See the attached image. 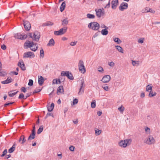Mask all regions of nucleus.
<instances>
[{"mask_svg":"<svg viewBox=\"0 0 160 160\" xmlns=\"http://www.w3.org/2000/svg\"><path fill=\"white\" fill-rule=\"evenodd\" d=\"M111 77L109 75H105L102 78V81L104 83H107L110 80Z\"/></svg>","mask_w":160,"mask_h":160,"instance_id":"14","label":"nucleus"},{"mask_svg":"<svg viewBox=\"0 0 160 160\" xmlns=\"http://www.w3.org/2000/svg\"><path fill=\"white\" fill-rule=\"evenodd\" d=\"M15 102H6L4 105V107H6L7 106H9L10 105H12Z\"/></svg>","mask_w":160,"mask_h":160,"instance_id":"44","label":"nucleus"},{"mask_svg":"<svg viewBox=\"0 0 160 160\" xmlns=\"http://www.w3.org/2000/svg\"><path fill=\"white\" fill-rule=\"evenodd\" d=\"M33 36L34 38H32V39L34 41H38L40 37V32L36 31L34 33Z\"/></svg>","mask_w":160,"mask_h":160,"instance_id":"11","label":"nucleus"},{"mask_svg":"<svg viewBox=\"0 0 160 160\" xmlns=\"http://www.w3.org/2000/svg\"><path fill=\"white\" fill-rule=\"evenodd\" d=\"M33 81L32 79H29V82L28 83V85L29 86H32L33 85Z\"/></svg>","mask_w":160,"mask_h":160,"instance_id":"45","label":"nucleus"},{"mask_svg":"<svg viewBox=\"0 0 160 160\" xmlns=\"http://www.w3.org/2000/svg\"><path fill=\"white\" fill-rule=\"evenodd\" d=\"M18 65L21 68L22 70L25 71L26 69L25 64L22 59L19 60L18 63Z\"/></svg>","mask_w":160,"mask_h":160,"instance_id":"9","label":"nucleus"},{"mask_svg":"<svg viewBox=\"0 0 160 160\" xmlns=\"http://www.w3.org/2000/svg\"><path fill=\"white\" fill-rule=\"evenodd\" d=\"M67 77L68 79L71 80H73L74 79L73 75L71 72H70V73L68 74V75Z\"/></svg>","mask_w":160,"mask_h":160,"instance_id":"36","label":"nucleus"},{"mask_svg":"<svg viewBox=\"0 0 160 160\" xmlns=\"http://www.w3.org/2000/svg\"><path fill=\"white\" fill-rule=\"evenodd\" d=\"M128 5L127 3L123 2L120 5L119 8L120 11H123L128 8Z\"/></svg>","mask_w":160,"mask_h":160,"instance_id":"8","label":"nucleus"},{"mask_svg":"<svg viewBox=\"0 0 160 160\" xmlns=\"http://www.w3.org/2000/svg\"><path fill=\"white\" fill-rule=\"evenodd\" d=\"M113 40L114 41L118 44H119L122 42L121 40L118 38H113Z\"/></svg>","mask_w":160,"mask_h":160,"instance_id":"35","label":"nucleus"},{"mask_svg":"<svg viewBox=\"0 0 160 160\" xmlns=\"http://www.w3.org/2000/svg\"><path fill=\"white\" fill-rule=\"evenodd\" d=\"M84 82L83 80L82 81L81 84L80 85V88L79 90V91L78 92V94L79 95H81L82 93L84 92V89H83L82 90V92L81 91L82 90V88L83 87L84 88Z\"/></svg>","mask_w":160,"mask_h":160,"instance_id":"18","label":"nucleus"},{"mask_svg":"<svg viewBox=\"0 0 160 160\" xmlns=\"http://www.w3.org/2000/svg\"><path fill=\"white\" fill-rule=\"evenodd\" d=\"M154 139L152 136H150L148 137L145 142L148 144L150 145L154 143Z\"/></svg>","mask_w":160,"mask_h":160,"instance_id":"10","label":"nucleus"},{"mask_svg":"<svg viewBox=\"0 0 160 160\" xmlns=\"http://www.w3.org/2000/svg\"><path fill=\"white\" fill-rule=\"evenodd\" d=\"M78 100L77 98H75L73 99V105H75L78 103Z\"/></svg>","mask_w":160,"mask_h":160,"instance_id":"48","label":"nucleus"},{"mask_svg":"<svg viewBox=\"0 0 160 160\" xmlns=\"http://www.w3.org/2000/svg\"><path fill=\"white\" fill-rule=\"evenodd\" d=\"M36 132H32L30 134L28 137V141L26 142V144L28 143V142L32 139H34L35 137Z\"/></svg>","mask_w":160,"mask_h":160,"instance_id":"16","label":"nucleus"},{"mask_svg":"<svg viewBox=\"0 0 160 160\" xmlns=\"http://www.w3.org/2000/svg\"><path fill=\"white\" fill-rule=\"evenodd\" d=\"M141 98H143L145 97V93L144 92H142L141 94L140 95Z\"/></svg>","mask_w":160,"mask_h":160,"instance_id":"64","label":"nucleus"},{"mask_svg":"<svg viewBox=\"0 0 160 160\" xmlns=\"http://www.w3.org/2000/svg\"><path fill=\"white\" fill-rule=\"evenodd\" d=\"M62 25L64 26L65 25L68 24V18H67L63 19V20H62Z\"/></svg>","mask_w":160,"mask_h":160,"instance_id":"27","label":"nucleus"},{"mask_svg":"<svg viewBox=\"0 0 160 160\" xmlns=\"http://www.w3.org/2000/svg\"><path fill=\"white\" fill-rule=\"evenodd\" d=\"M12 81V79L11 78H8L6 80L2 81L1 83L3 84H7L11 83Z\"/></svg>","mask_w":160,"mask_h":160,"instance_id":"22","label":"nucleus"},{"mask_svg":"<svg viewBox=\"0 0 160 160\" xmlns=\"http://www.w3.org/2000/svg\"><path fill=\"white\" fill-rule=\"evenodd\" d=\"M7 153V149H5L2 152V153L0 155L1 157H3L6 155Z\"/></svg>","mask_w":160,"mask_h":160,"instance_id":"42","label":"nucleus"},{"mask_svg":"<svg viewBox=\"0 0 160 160\" xmlns=\"http://www.w3.org/2000/svg\"><path fill=\"white\" fill-rule=\"evenodd\" d=\"M115 47L116 49L120 52L122 53H123V50L121 46L118 45L116 46Z\"/></svg>","mask_w":160,"mask_h":160,"instance_id":"30","label":"nucleus"},{"mask_svg":"<svg viewBox=\"0 0 160 160\" xmlns=\"http://www.w3.org/2000/svg\"><path fill=\"white\" fill-rule=\"evenodd\" d=\"M32 92H30L29 93H27L26 94V95L25 97V98L26 99L28 97H29L32 95Z\"/></svg>","mask_w":160,"mask_h":160,"instance_id":"58","label":"nucleus"},{"mask_svg":"<svg viewBox=\"0 0 160 160\" xmlns=\"http://www.w3.org/2000/svg\"><path fill=\"white\" fill-rule=\"evenodd\" d=\"M75 147L73 146H71L69 147V149L71 151H73L74 150Z\"/></svg>","mask_w":160,"mask_h":160,"instance_id":"55","label":"nucleus"},{"mask_svg":"<svg viewBox=\"0 0 160 160\" xmlns=\"http://www.w3.org/2000/svg\"><path fill=\"white\" fill-rule=\"evenodd\" d=\"M101 132L102 131L101 130L97 129L95 131V134L97 136L99 135L101 133Z\"/></svg>","mask_w":160,"mask_h":160,"instance_id":"39","label":"nucleus"},{"mask_svg":"<svg viewBox=\"0 0 160 160\" xmlns=\"http://www.w3.org/2000/svg\"><path fill=\"white\" fill-rule=\"evenodd\" d=\"M152 85H148L146 87V91L148 92L152 91Z\"/></svg>","mask_w":160,"mask_h":160,"instance_id":"28","label":"nucleus"},{"mask_svg":"<svg viewBox=\"0 0 160 160\" xmlns=\"http://www.w3.org/2000/svg\"><path fill=\"white\" fill-rule=\"evenodd\" d=\"M118 4L119 2L118 0H112L111 2L112 8L114 10L116 9Z\"/></svg>","mask_w":160,"mask_h":160,"instance_id":"13","label":"nucleus"},{"mask_svg":"<svg viewBox=\"0 0 160 160\" xmlns=\"http://www.w3.org/2000/svg\"><path fill=\"white\" fill-rule=\"evenodd\" d=\"M102 88H103V89L106 91H107L108 90V87L107 86H106L105 85L104 86H102Z\"/></svg>","mask_w":160,"mask_h":160,"instance_id":"56","label":"nucleus"},{"mask_svg":"<svg viewBox=\"0 0 160 160\" xmlns=\"http://www.w3.org/2000/svg\"><path fill=\"white\" fill-rule=\"evenodd\" d=\"M42 90V88L41 89H38L37 90H35L32 93V94H34L35 93L39 92Z\"/></svg>","mask_w":160,"mask_h":160,"instance_id":"49","label":"nucleus"},{"mask_svg":"<svg viewBox=\"0 0 160 160\" xmlns=\"http://www.w3.org/2000/svg\"><path fill=\"white\" fill-rule=\"evenodd\" d=\"M88 27L93 30H98L99 28L100 25L97 22H92L88 24Z\"/></svg>","mask_w":160,"mask_h":160,"instance_id":"2","label":"nucleus"},{"mask_svg":"<svg viewBox=\"0 0 160 160\" xmlns=\"http://www.w3.org/2000/svg\"><path fill=\"white\" fill-rule=\"evenodd\" d=\"M21 90L22 92L25 93L26 92V88L24 87H22L21 88Z\"/></svg>","mask_w":160,"mask_h":160,"instance_id":"51","label":"nucleus"},{"mask_svg":"<svg viewBox=\"0 0 160 160\" xmlns=\"http://www.w3.org/2000/svg\"><path fill=\"white\" fill-rule=\"evenodd\" d=\"M16 143L15 142L14 144H13L12 147L11 148H10L9 149H8V152L10 153H12L15 150V149L16 148Z\"/></svg>","mask_w":160,"mask_h":160,"instance_id":"23","label":"nucleus"},{"mask_svg":"<svg viewBox=\"0 0 160 160\" xmlns=\"http://www.w3.org/2000/svg\"><path fill=\"white\" fill-rule=\"evenodd\" d=\"M77 43V42H72L70 43V44L72 46H75Z\"/></svg>","mask_w":160,"mask_h":160,"instance_id":"62","label":"nucleus"},{"mask_svg":"<svg viewBox=\"0 0 160 160\" xmlns=\"http://www.w3.org/2000/svg\"><path fill=\"white\" fill-rule=\"evenodd\" d=\"M6 156H5L4 157V159H8L9 158H10L11 157V155L10 154H9L8 155H5Z\"/></svg>","mask_w":160,"mask_h":160,"instance_id":"61","label":"nucleus"},{"mask_svg":"<svg viewBox=\"0 0 160 160\" xmlns=\"http://www.w3.org/2000/svg\"><path fill=\"white\" fill-rule=\"evenodd\" d=\"M48 111L49 112H51L54 109V104L53 103H52L50 106H49L48 105L47 106Z\"/></svg>","mask_w":160,"mask_h":160,"instance_id":"19","label":"nucleus"},{"mask_svg":"<svg viewBox=\"0 0 160 160\" xmlns=\"http://www.w3.org/2000/svg\"><path fill=\"white\" fill-rule=\"evenodd\" d=\"M87 18L89 19H93L95 18V16L94 14L88 13L87 15Z\"/></svg>","mask_w":160,"mask_h":160,"instance_id":"34","label":"nucleus"},{"mask_svg":"<svg viewBox=\"0 0 160 160\" xmlns=\"http://www.w3.org/2000/svg\"><path fill=\"white\" fill-rule=\"evenodd\" d=\"M47 114H48V117L49 116H51L53 118L54 117L53 115V114L52 113L48 112L47 113Z\"/></svg>","mask_w":160,"mask_h":160,"instance_id":"63","label":"nucleus"},{"mask_svg":"<svg viewBox=\"0 0 160 160\" xmlns=\"http://www.w3.org/2000/svg\"><path fill=\"white\" fill-rule=\"evenodd\" d=\"M55 42L53 38H51L47 44V46H53L54 45Z\"/></svg>","mask_w":160,"mask_h":160,"instance_id":"25","label":"nucleus"},{"mask_svg":"<svg viewBox=\"0 0 160 160\" xmlns=\"http://www.w3.org/2000/svg\"><path fill=\"white\" fill-rule=\"evenodd\" d=\"M149 92V93L148 94V96L149 97H153L154 96H155L157 94V93L155 92H152V91H150Z\"/></svg>","mask_w":160,"mask_h":160,"instance_id":"29","label":"nucleus"},{"mask_svg":"<svg viewBox=\"0 0 160 160\" xmlns=\"http://www.w3.org/2000/svg\"><path fill=\"white\" fill-rule=\"evenodd\" d=\"M131 139H127L124 140H121L119 142V145L123 148H126L127 146L129 145L131 143Z\"/></svg>","mask_w":160,"mask_h":160,"instance_id":"1","label":"nucleus"},{"mask_svg":"<svg viewBox=\"0 0 160 160\" xmlns=\"http://www.w3.org/2000/svg\"><path fill=\"white\" fill-rule=\"evenodd\" d=\"M44 57V52L42 48L40 50V57L43 58Z\"/></svg>","mask_w":160,"mask_h":160,"instance_id":"38","label":"nucleus"},{"mask_svg":"<svg viewBox=\"0 0 160 160\" xmlns=\"http://www.w3.org/2000/svg\"><path fill=\"white\" fill-rule=\"evenodd\" d=\"M79 70L84 74L86 72V69L83 64V62L82 60H80L78 63Z\"/></svg>","mask_w":160,"mask_h":160,"instance_id":"5","label":"nucleus"},{"mask_svg":"<svg viewBox=\"0 0 160 160\" xmlns=\"http://www.w3.org/2000/svg\"><path fill=\"white\" fill-rule=\"evenodd\" d=\"M46 22L48 25V26L49 25L52 26L54 24V23L53 22L50 21H47Z\"/></svg>","mask_w":160,"mask_h":160,"instance_id":"57","label":"nucleus"},{"mask_svg":"<svg viewBox=\"0 0 160 160\" xmlns=\"http://www.w3.org/2000/svg\"><path fill=\"white\" fill-rule=\"evenodd\" d=\"M14 37L18 39L24 40L27 38L28 36L24 33L22 34L20 33H18L14 34Z\"/></svg>","mask_w":160,"mask_h":160,"instance_id":"4","label":"nucleus"},{"mask_svg":"<svg viewBox=\"0 0 160 160\" xmlns=\"http://www.w3.org/2000/svg\"><path fill=\"white\" fill-rule=\"evenodd\" d=\"M19 99H26V98H24V95L22 93H21L18 97Z\"/></svg>","mask_w":160,"mask_h":160,"instance_id":"43","label":"nucleus"},{"mask_svg":"<svg viewBox=\"0 0 160 160\" xmlns=\"http://www.w3.org/2000/svg\"><path fill=\"white\" fill-rule=\"evenodd\" d=\"M103 70H104L103 68L101 66L99 67L98 68V71L99 72H102V71H103Z\"/></svg>","mask_w":160,"mask_h":160,"instance_id":"50","label":"nucleus"},{"mask_svg":"<svg viewBox=\"0 0 160 160\" xmlns=\"http://www.w3.org/2000/svg\"><path fill=\"white\" fill-rule=\"evenodd\" d=\"M91 107L92 108H94L96 107V101L95 100L92 101L91 103Z\"/></svg>","mask_w":160,"mask_h":160,"instance_id":"40","label":"nucleus"},{"mask_svg":"<svg viewBox=\"0 0 160 160\" xmlns=\"http://www.w3.org/2000/svg\"><path fill=\"white\" fill-rule=\"evenodd\" d=\"M7 72L4 71L0 70V76L4 77L7 74Z\"/></svg>","mask_w":160,"mask_h":160,"instance_id":"33","label":"nucleus"},{"mask_svg":"<svg viewBox=\"0 0 160 160\" xmlns=\"http://www.w3.org/2000/svg\"><path fill=\"white\" fill-rule=\"evenodd\" d=\"M60 84L61 82L60 81V79H54L52 81V84H58V83Z\"/></svg>","mask_w":160,"mask_h":160,"instance_id":"26","label":"nucleus"},{"mask_svg":"<svg viewBox=\"0 0 160 160\" xmlns=\"http://www.w3.org/2000/svg\"><path fill=\"white\" fill-rule=\"evenodd\" d=\"M67 27H64L63 28H62L60 29L58 31H54V34L56 35L59 36L64 34L67 31Z\"/></svg>","mask_w":160,"mask_h":160,"instance_id":"3","label":"nucleus"},{"mask_svg":"<svg viewBox=\"0 0 160 160\" xmlns=\"http://www.w3.org/2000/svg\"><path fill=\"white\" fill-rule=\"evenodd\" d=\"M18 92V91H17L16 92L12 93H10V92H8V95L10 97H13Z\"/></svg>","mask_w":160,"mask_h":160,"instance_id":"37","label":"nucleus"},{"mask_svg":"<svg viewBox=\"0 0 160 160\" xmlns=\"http://www.w3.org/2000/svg\"><path fill=\"white\" fill-rule=\"evenodd\" d=\"M118 110L121 112H122L124 110V108L122 106V105H121V107H119L118 108Z\"/></svg>","mask_w":160,"mask_h":160,"instance_id":"46","label":"nucleus"},{"mask_svg":"<svg viewBox=\"0 0 160 160\" xmlns=\"http://www.w3.org/2000/svg\"><path fill=\"white\" fill-rule=\"evenodd\" d=\"M64 91L63 89V86L61 85L58 87L57 89V94L59 95L60 94L59 93L64 94Z\"/></svg>","mask_w":160,"mask_h":160,"instance_id":"17","label":"nucleus"},{"mask_svg":"<svg viewBox=\"0 0 160 160\" xmlns=\"http://www.w3.org/2000/svg\"><path fill=\"white\" fill-rule=\"evenodd\" d=\"M108 32L107 29H103L101 31V33L103 35H106L108 33Z\"/></svg>","mask_w":160,"mask_h":160,"instance_id":"32","label":"nucleus"},{"mask_svg":"<svg viewBox=\"0 0 160 160\" xmlns=\"http://www.w3.org/2000/svg\"><path fill=\"white\" fill-rule=\"evenodd\" d=\"M110 0H109V2L104 7V8H109L110 7Z\"/></svg>","mask_w":160,"mask_h":160,"instance_id":"53","label":"nucleus"},{"mask_svg":"<svg viewBox=\"0 0 160 160\" xmlns=\"http://www.w3.org/2000/svg\"><path fill=\"white\" fill-rule=\"evenodd\" d=\"M32 46L30 42V41L28 40H27L24 44V48L25 49H27L28 48H31Z\"/></svg>","mask_w":160,"mask_h":160,"instance_id":"15","label":"nucleus"},{"mask_svg":"<svg viewBox=\"0 0 160 160\" xmlns=\"http://www.w3.org/2000/svg\"><path fill=\"white\" fill-rule=\"evenodd\" d=\"M114 63L113 62H111L108 63V65L111 67H113L114 66Z\"/></svg>","mask_w":160,"mask_h":160,"instance_id":"59","label":"nucleus"},{"mask_svg":"<svg viewBox=\"0 0 160 160\" xmlns=\"http://www.w3.org/2000/svg\"><path fill=\"white\" fill-rule=\"evenodd\" d=\"M6 46L4 44L1 45V48L3 50H5L6 49Z\"/></svg>","mask_w":160,"mask_h":160,"instance_id":"54","label":"nucleus"},{"mask_svg":"<svg viewBox=\"0 0 160 160\" xmlns=\"http://www.w3.org/2000/svg\"><path fill=\"white\" fill-rule=\"evenodd\" d=\"M70 73V72L69 71H63L61 72V76L62 77L66 76L67 77L68 75V74Z\"/></svg>","mask_w":160,"mask_h":160,"instance_id":"24","label":"nucleus"},{"mask_svg":"<svg viewBox=\"0 0 160 160\" xmlns=\"http://www.w3.org/2000/svg\"><path fill=\"white\" fill-rule=\"evenodd\" d=\"M95 12L96 16L98 18H100L102 16H103L105 14L104 12H102V10L100 8L98 9H95Z\"/></svg>","mask_w":160,"mask_h":160,"instance_id":"12","label":"nucleus"},{"mask_svg":"<svg viewBox=\"0 0 160 160\" xmlns=\"http://www.w3.org/2000/svg\"><path fill=\"white\" fill-rule=\"evenodd\" d=\"M23 24L25 30L27 31H29L30 30L31 24L28 21L23 20Z\"/></svg>","mask_w":160,"mask_h":160,"instance_id":"6","label":"nucleus"},{"mask_svg":"<svg viewBox=\"0 0 160 160\" xmlns=\"http://www.w3.org/2000/svg\"><path fill=\"white\" fill-rule=\"evenodd\" d=\"M44 82V78L42 76H40L38 78V83L39 85H42Z\"/></svg>","mask_w":160,"mask_h":160,"instance_id":"20","label":"nucleus"},{"mask_svg":"<svg viewBox=\"0 0 160 160\" xmlns=\"http://www.w3.org/2000/svg\"><path fill=\"white\" fill-rule=\"evenodd\" d=\"M143 41L144 38H141L138 39V42L139 43H142L143 42Z\"/></svg>","mask_w":160,"mask_h":160,"instance_id":"52","label":"nucleus"},{"mask_svg":"<svg viewBox=\"0 0 160 160\" xmlns=\"http://www.w3.org/2000/svg\"><path fill=\"white\" fill-rule=\"evenodd\" d=\"M38 48V46H36V48H31L30 50H31L33 52H35L37 50Z\"/></svg>","mask_w":160,"mask_h":160,"instance_id":"60","label":"nucleus"},{"mask_svg":"<svg viewBox=\"0 0 160 160\" xmlns=\"http://www.w3.org/2000/svg\"><path fill=\"white\" fill-rule=\"evenodd\" d=\"M22 141L21 142V144H23L25 142H26V140L25 139V136L23 135H22Z\"/></svg>","mask_w":160,"mask_h":160,"instance_id":"41","label":"nucleus"},{"mask_svg":"<svg viewBox=\"0 0 160 160\" xmlns=\"http://www.w3.org/2000/svg\"><path fill=\"white\" fill-rule=\"evenodd\" d=\"M150 12L151 13H154L155 12V11L153 10H152L151 8H149L148 10L146 12Z\"/></svg>","mask_w":160,"mask_h":160,"instance_id":"47","label":"nucleus"},{"mask_svg":"<svg viewBox=\"0 0 160 160\" xmlns=\"http://www.w3.org/2000/svg\"><path fill=\"white\" fill-rule=\"evenodd\" d=\"M32 56V58H33L35 57V55L34 54L33 52L30 51L24 53L23 55V58H31Z\"/></svg>","mask_w":160,"mask_h":160,"instance_id":"7","label":"nucleus"},{"mask_svg":"<svg viewBox=\"0 0 160 160\" xmlns=\"http://www.w3.org/2000/svg\"><path fill=\"white\" fill-rule=\"evenodd\" d=\"M43 125L40 126L37 131V133L38 134H40L43 131Z\"/></svg>","mask_w":160,"mask_h":160,"instance_id":"31","label":"nucleus"},{"mask_svg":"<svg viewBox=\"0 0 160 160\" xmlns=\"http://www.w3.org/2000/svg\"><path fill=\"white\" fill-rule=\"evenodd\" d=\"M66 7L65 1H64L62 3L60 7V11L61 12H62L65 9Z\"/></svg>","mask_w":160,"mask_h":160,"instance_id":"21","label":"nucleus"}]
</instances>
